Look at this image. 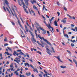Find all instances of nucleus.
Listing matches in <instances>:
<instances>
[{
  "mask_svg": "<svg viewBox=\"0 0 77 77\" xmlns=\"http://www.w3.org/2000/svg\"><path fill=\"white\" fill-rule=\"evenodd\" d=\"M38 37L41 40H42L43 39V40L44 41H45V42H46L47 44H49V45H51V43H50L47 40L45 39L44 37H41V36L40 35H38Z\"/></svg>",
  "mask_w": 77,
  "mask_h": 77,
  "instance_id": "f257e3e1",
  "label": "nucleus"
},
{
  "mask_svg": "<svg viewBox=\"0 0 77 77\" xmlns=\"http://www.w3.org/2000/svg\"><path fill=\"white\" fill-rule=\"evenodd\" d=\"M43 22L46 25V26L47 27H48L49 29H52V30L53 32V30H54L53 28L51 26V24H50L48 23V24H47V23H46V22H45V20L43 21Z\"/></svg>",
  "mask_w": 77,
  "mask_h": 77,
  "instance_id": "f03ea898",
  "label": "nucleus"
},
{
  "mask_svg": "<svg viewBox=\"0 0 77 77\" xmlns=\"http://www.w3.org/2000/svg\"><path fill=\"white\" fill-rule=\"evenodd\" d=\"M29 32H30L31 35L32 36V37L31 38V41H32V42H33V41H34V42H36V40L35 38H34V35L33 34V33L32 32V31H29Z\"/></svg>",
  "mask_w": 77,
  "mask_h": 77,
  "instance_id": "7ed1b4c3",
  "label": "nucleus"
},
{
  "mask_svg": "<svg viewBox=\"0 0 77 77\" xmlns=\"http://www.w3.org/2000/svg\"><path fill=\"white\" fill-rule=\"evenodd\" d=\"M5 3L7 5V6H8V7L9 9H10V10L11 11L13 15V16H14V14L13 12H12V10H11V8H10L9 6V5H8V1H7V0H5Z\"/></svg>",
  "mask_w": 77,
  "mask_h": 77,
  "instance_id": "20e7f679",
  "label": "nucleus"
},
{
  "mask_svg": "<svg viewBox=\"0 0 77 77\" xmlns=\"http://www.w3.org/2000/svg\"><path fill=\"white\" fill-rule=\"evenodd\" d=\"M22 4L23 5V8L24 9V11H25V12H26V14H28L29 12H28V11H27V10H26V8H25V4H24V3H23Z\"/></svg>",
  "mask_w": 77,
  "mask_h": 77,
  "instance_id": "39448f33",
  "label": "nucleus"
},
{
  "mask_svg": "<svg viewBox=\"0 0 77 77\" xmlns=\"http://www.w3.org/2000/svg\"><path fill=\"white\" fill-rule=\"evenodd\" d=\"M46 51L47 53H48V54L49 55H51V53H50V50L49 49H47L46 50Z\"/></svg>",
  "mask_w": 77,
  "mask_h": 77,
  "instance_id": "423d86ee",
  "label": "nucleus"
},
{
  "mask_svg": "<svg viewBox=\"0 0 77 77\" xmlns=\"http://www.w3.org/2000/svg\"><path fill=\"white\" fill-rule=\"evenodd\" d=\"M25 4L27 6H29V0H24Z\"/></svg>",
  "mask_w": 77,
  "mask_h": 77,
  "instance_id": "0eeeda50",
  "label": "nucleus"
},
{
  "mask_svg": "<svg viewBox=\"0 0 77 77\" xmlns=\"http://www.w3.org/2000/svg\"><path fill=\"white\" fill-rule=\"evenodd\" d=\"M54 57H56V58L59 61H60V62H62L60 59V57L59 56H58L57 57L55 56Z\"/></svg>",
  "mask_w": 77,
  "mask_h": 77,
  "instance_id": "6e6552de",
  "label": "nucleus"
},
{
  "mask_svg": "<svg viewBox=\"0 0 77 77\" xmlns=\"http://www.w3.org/2000/svg\"><path fill=\"white\" fill-rule=\"evenodd\" d=\"M61 22L63 23V24H65L66 23V20L65 19H63L61 20Z\"/></svg>",
  "mask_w": 77,
  "mask_h": 77,
  "instance_id": "1a4fd4ad",
  "label": "nucleus"
},
{
  "mask_svg": "<svg viewBox=\"0 0 77 77\" xmlns=\"http://www.w3.org/2000/svg\"><path fill=\"white\" fill-rule=\"evenodd\" d=\"M20 54L17 53L16 54V55L17 56H18V54H21V55H24V54H23L22 52L20 51Z\"/></svg>",
  "mask_w": 77,
  "mask_h": 77,
  "instance_id": "9d476101",
  "label": "nucleus"
},
{
  "mask_svg": "<svg viewBox=\"0 0 77 77\" xmlns=\"http://www.w3.org/2000/svg\"><path fill=\"white\" fill-rule=\"evenodd\" d=\"M14 61L15 62H16L18 64H20V62H21L20 60H14Z\"/></svg>",
  "mask_w": 77,
  "mask_h": 77,
  "instance_id": "9b49d317",
  "label": "nucleus"
},
{
  "mask_svg": "<svg viewBox=\"0 0 77 77\" xmlns=\"http://www.w3.org/2000/svg\"><path fill=\"white\" fill-rule=\"evenodd\" d=\"M54 25H55V26L57 27L58 25H57V20H55L54 22Z\"/></svg>",
  "mask_w": 77,
  "mask_h": 77,
  "instance_id": "f8f14e48",
  "label": "nucleus"
},
{
  "mask_svg": "<svg viewBox=\"0 0 77 77\" xmlns=\"http://www.w3.org/2000/svg\"><path fill=\"white\" fill-rule=\"evenodd\" d=\"M18 23L19 24V25L21 27L23 28V26H22L21 24V23H20V21L19 20H18Z\"/></svg>",
  "mask_w": 77,
  "mask_h": 77,
  "instance_id": "ddd939ff",
  "label": "nucleus"
},
{
  "mask_svg": "<svg viewBox=\"0 0 77 77\" xmlns=\"http://www.w3.org/2000/svg\"><path fill=\"white\" fill-rule=\"evenodd\" d=\"M27 65H28V67H30V66L29 65V63H25V66H26Z\"/></svg>",
  "mask_w": 77,
  "mask_h": 77,
  "instance_id": "4468645a",
  "label": "nucleus"
},
{
  "mask_svg": "<svg viewBox=\"0 0 77 77\" xmlns=\"http://www.w3.org/2000/svg\"><path fill=\"white\" fill-rule=\"evenodd\" d=\"M39 28L40 29V30H42V31H45V29H43L40 26L39 27Z\"/></svg>",
  "mask_w": 77,
  "mask_h": 77,
  "instance_id": "2eb2a0df",
  "label": "nucleus"
},
{
  "mask_svg": "<svg viewBox=\"0 0 77 77\" xmlns=\"http://www.w3.org/2000/svg\"><path fill=\"white\" fill-rule=\"evenodd\" d=\"M33 8L34 9H36V10H37L38 9V8H37V7L35 6V5H33Z\"/></svg>",
  "mask_w": 77,
  "mask_h": 77,
  "instance_id": "dca6fc26",
  "label": "nucleus"
},
{
  "mask_svg": "<svg viewBox=\"0 0 77 77\" xmlns=\"http://www.w3.org/2000/svg\"><path fill=\"white\" fill-rule=\"evenodd\" d=\"M33 71H34V72H38V70H37V69H34V68H33Z\"/></svg>",
  "mask_w": 77,
  "mask_h": 77,
  "instance_id": "f3484780",
  "label": "nucleus"
},
{
  "mask_svg": "<svg viewBox=\"0 0 77 77\" xmlns=\"http://www.w3.org/2000/svg\"><path fill=\"white\" fill-rule=\"evenodd\" d=\"M35 35H36V38H38V34H37V33H36V32H37V30H35Z\"/></svg>",
  "mask_w": 77,
  "mask_h": 77,
  "instance_id": "a211bd4d",
  "label": "nucleus"
},
{
  "mask_svg": "<svg viewBox=\"0 0 77 77\" xmlns=\"http://www.w3.org/2000/svg\"><path fill=\"white\" fill-rule=\"evenodd\" d=\"M64 36L65 37H66L67 38H69V37L68 36V35L67 34H64Z\"/></svg>",
  "mask_w": 77,
  "mask_h": 77,
  "instance_id": "6ab92c4d",
  "label": "nucleus"
},
{
  "mask_svg": "<svg viewBox=\"0 0 77 77\" xmlns=\"http://www.w3.org/2000/svg\"><path fill=\"white\" fill-rule=\"evenodd\" d=\"M18 0V2L19 5L20 6H21V3H20V0Z\"/></svg>",
  "mask_w": 77,
  "mask_h": 77,
  "instance_id": "aec40b11",
  "label": "nucleus"
},
{
  "mask_svg": "<svg viewBox=\"0 0 77 77\" xmlns=\"http://www.w3.org/2000/svg\"><path fill=\"white\" fill-rule=\"evenodd\" d=\"M47 33H48V36H50V35H51L50 33V32H49V31H47Z\"/></svg>",
  "mask_w": 77,
  "mask_h": 77,
  "instance_id": "412c9836",
  "label": "nucleus"
},
{
  "mask_svg": "<svg viewBox=\"0 0 77 77\" xmlns=\"http://www.w3.org/2000/svg\"><path fill=\"white\" fill-rule=\"evenodd\" d=\"M71 19H73L74 20H75V17H71V18H70Z\"/></svg>",
  "mask_w": 77,
  "mask_h": 77,
  "instance_id": "4be33fe9",
  "label": "nucleus"
},
{
  "mask_svg": "<svg viewBox=\"0 0 77 77\" xmlns=\"http://www.w3.org/2000/svg\"><path fill=\"white\" fill-rule=\"evenodd\" d=\"M6 9H7L8 12H9L10 14H11V12H10L9 10V9H8V8L7 7H6Z\"/></svg>",
  "mask_w": 77,
  "mask_h": 77,
  "instance_id": "5701e85b",
  "label": "nucleus"
},
{
  "mask_svg": "<svg viewBox=\"0 0 77 77\" xmlns=\"http://www.w3.org/2000/svg\"><path fill=\"white\" fill-rule=\"evenodd\" d=\"M52 18L51 19H49V21H52L53 19H54V17H52Z\"/></svg>",
  "mask_w": 77,
  "mask_h": 77,
  "instance_id": "b1692460",
  "label": "nucleus"
},
{
  "mask_svg": "<svg viewBox=\"0 0 77 77\" xmlns=\"http://www.w3.org/2000/svg\"><path fill=\"white\" fill-rule=\"evenodd\" d=\"M7 41V38L6 37H5V39L4 40V41L5 42Z\"/></svg>",
  "mask_w": 77,
  "mask_h": 77,
  "instance_id": "393cba45",
  "label": "nucleus"
},
{
  "mask_svg": "<svg viewBox=\"0 0 77 77\" xmlns=\"http://www.w3.org/2000/svg\"><path fill=\"white\" fill-rule=\"evenodd\" d=\"M38 75L40 77H42V74H38Z\"/></svg>",
  "mask_w": 77,
  "mask_h": 77,
  "instance_id": "a878e982",
  "label": "nucleus"
},
{
  "mask_svg": "<svg viewBox=\"0 0 77 77\" xmlns=\"http://www.w3.org/2000/svg\"><path fill=\"white\" fill-rule=\"evenodd\" d=\"M9 45L7 43L6 44H5L4 45V46L5 47H6V46H8V45Z\"/></svg>",
  "mask_w": 77,
  "mask_h": 77,
  "instance_id": "bb28decb",
  "label": "nucleus"
},
{
  "mask_svg": "<svg viewBox=\"0 0 77 77\" xmlns=\"http://www.w3.org/2000/svg\"><path fill=\"white\" fill-rule=\"evenodd\" d=\"M61 68H66V66H60Z\"/></svg>",
  "mask_w": 77,
  "mask_h": 77,
  "instance_id": "cd10ccee",
  "label": "nucleus"
},
{
  "mask_svg": "<svg viewBox=\"0 0 77 77\" xmlns=\"http://www.w3.org/2000/svg\"><path fill=\"white\" fill-rule=\"evenodd\" d=\"M47 33V31H46V30L44 31L43 32V34H45V33Z\"/></svg>",
  "mask_w": 77,
  "mask_h": 77,
  "instance_id": "c85d7f7f",
  "label": "nucleus"
},
{
  "mask_svg": "<svg viewBox=\"0 0 77 77\" xmlns=\"http://www.w3.org/2000/svg\"><path fill=\"white\" fill-rule=\"evenodd\" d=\"M68 60H69V62H71L72 63V60H70L69 59H68Z\"/></svg>",
  "mask_w": 77,
  "mask_h": 77,
  "instance_id": "c756f323",
  "label": "nucleus"
},
{
  "mask_svg": "<svg viewBox=\"0 0 77 77\" xmlns=\"http://www.w3.org/2000/svg\"><path fill=\"white\" fill-rule=\"evenodd\" d=\"M27 39L28 41H29V42H30V39H29V38H28V37H27Z\"/></svg>",
  "mask_w": 77,
  "mask_h": 77,
  "instance_id": "7c9ffc66",
  "label": "nucleus"
},
{
  "mask_svg": "<svg viewBox=\"0 0 77 77\" xmlns=\"http://www.w3.org/2000/svg\"><path fill=\"white\" fill-rule=\"evenodd\" d=\"M11 23L13 26H15V23L14 22H11Z\"/></svg>",
  "mask_w": 77,
  "mask_h": 77,
  "instance_id": "2f4dec72",
  "label": "nucleus"
},
{
  "mask_svg": "<svg viewBox=\"0 0 77 77\" xmlns=\"http://www.w3.org/2000/svg\"><path fill=\"white\" fill-rule=\"evenodd\" d=\"M20 2H21V4L24 3V2H23V0H20Z\"/></svg>",
  "mask_w": 77,
  "mask_h": 77,
  "instance_id": "473e14b6",
  "label": "nucleus"
},
{
  "mask_svg": "<svg viewBox=\"0 0 77 77\" xmlns=\"http://www.w3.org/2000/svg\"><path fill=\"white\" fill-rule=\"evenodd\" d=\"M71 27H74V25H73V24H72L71 25Z\"/></svg>",
  "mask_w": 77,
  "mask_h": 77,
  "instance_id": "72a5a7b5",
  "label": "nucleus"
},
{
  "mask_svg": "<svg viewBox=\"0 0 77 77\" xmlns=\"http://www.w3.org/2000/svg\"><path fill=\"white\" fill-rule=\"evenodd\" d=\"M57 3L58 5V6H59L60 5V4H59V2H57Z\"/></svg>",
  "mask_w": 77,
  "mask_h": 77,
  "instance_id": "f704fd0d",
  "label": "nucleus"
},
{
  "mask_svg": "<svg viewBox=\"0 0 77 77\" xmlns=\"http://www.w3.org/2000/svg\"><path fill=\"white\" fill-rule=\"evenodd\" d=\"M12 10L13 11V12H14V14H16L15 13V10H14V8H12Z\"/></svg>",
  "mask_w": 77,
  "mask_h": 77,
  "instance_id": "c9c22d12",
  "label": "nucleus"
},
{
  "mask_svg": "<svg viewBox=\"0 0 77 77\" xmlns=\"http://www.w3.org/2000/svg\"><path fill=\"white\" fill-rule=\"evenodd\" d=\"M66 15L67 16H68V17H69L70 18H71V16H70L68 14H66Z\"/></svg>",
  "mask_w": 77,
  "mask_h": 77,
  "instance_id": "e433bc0d",
  "label": "nucleus"
},
{
  "mask_svg": "<svg viewBox=\"0 0 77 77\" xmlns=\"http://www.w3.org/2000/svg\"><path fill=\"white\" fill-rule=\"evenodd\" d=\"M1 73H2V68H0V74H1Z\"/></svg>",
  "mask_w": 77,
  "mask_h": 77,
  "instance_id": "4c0bfd02",
  "label": "nucleus"
},
{
  "mask_svg": "<svg viewBox=\"0 0 77 77\" xmlns=\"http://www.w3.org/2000/svg\"><path fill=\"white\" fill-rule=\"evenodd\" d=\"M66 51H67V52H68L69 54H71V52H70V51L68 50H66Z\"/></svg>",
  "mask_w": 77,
  "mask_h": 77,
  "instance_id": "58836bf2",
  "label": "nucleus"
},
{
  "mask_svg": "<svg viewBox=\"0 0 77 77\" xmlns=\"http://www.w3.org/2000/svg\"><path fill=\"white\" fill-rule=\"evenodd\" d=\"M63 9H64V10H65V11H67V9L65 7H64Z\"/></svg>",
  "mask_w": 77,
  "mask_h": 77,
  "instance_id": "ea45409f",
  "label": "nucleus"
},
{
  "mask_svg": "<svg viewBox=\"0 0 77 77\" xmlns=\"http://www.w3.org/2000/svg\"><path fill=\"white\" fill-rule=\"evenodd\" d=\"M45 48L46 49V50L48 49V46H46L45 47Z\"/></svg>",
  "mask_w": 77,
  "mask_h": 77,
  "instance_id": "a19ab883",
  "label": "nucleus"
},
{
  "mask_svg": "<svg viewBox=\"0 0 77 77\" xmlns=\"http://www.w3.org/2000/svg\"><path fill=\"white\" fill-rule=\"evenodd\" d=\"M3 8L4 11H6V9L5 8V7L4 6H3Z\"/></svg>",
  "mask_w": 77,
  "mask_h": 77,
  "instance_id": "79ce46f5",
  "label": "nucleus"
},
{
  "mask_svg": "<svg viewBox=\"0 0 77 77\" xmlns=\"http://www.w3.org/2000/svg\"><path fill=\"white\" fill-rule=\"evenodd\" d=\"M71 45L72 46V47H74V44L73 43H71Z\"/></svg>",
  "mask_w": 77,
  "mask_h": 77,
  "instance_id": "37998d69",
  "label": "nucleus"
},
{
  "mask_svg": "<svg viewBox=\"0 0 77 77\" xmlns=\"http://www.w3.org/2000/svg\"><path fill=\"white\" fill-rule=\"evenodd\" d=\"M15 59H16V60H20V59L19 58H17V57H16V58H15Z\"/></svg>",
  "mask_w": 77,
  "mask_h": 77,
  "instance_id": "c03bdc74",
  "label": "nucleus"
},
{
  "mask_svg": "<svg viewBox=\"0 0 77 77\" xmlns=\"http://www.w3.org/2000/svg\"><path fill=\"white\" fill-rule=\"evenodd\" d=\"M14 65H15V67H16V68H17V64H16V63H15Z\"/></svg>",
  "mask_w": 77,
  "mask_h": 77,
  "instance_id": "a18cd8bd",
  "label": "nucleus"
},
{
  "mask_svg": "<svg viewBox=\"0 0 77 77\" xmlns=\"http://www.w3.org/2000/svg\"><path fill=\"white\" fill-rule=\"evenodd\" d=\"M71 30H73V31H74V32H75V29L72 28L71 29Z\"/></svg>",
  "mask_w": 77,
  "mask_h": 77,
  "instance_id": "49530a36",
  "label": "nucleus"
},
{
  "mask_svg": "<svg viewBox=\"0 0 77 77\" xmlns=\"http://www.w3.org/2000/svg\"><path fill=\"white\" fill-rule=\"evenodd\" d=\"M33 3H36V1L35 0H33Z\"/></svg>",
  "mask_w": 77,
  "mask_h": 77,
  "instance_id": "de8ad7c7",
  "label": "nucleus"
},
{
  "mask_svg": "<svg viewBox=\"0 0 77 77\" xmlns=\"http://www.w3.org/2000/svg\"><path fill=\"white\" fill-rule=\"evenodd\" d=\"M45 8V6H43V8H42L43 11H44V10Z\"/></svg>",
  "mask_w": 77,
  "mask_h": 77,
  "instance_id": "09e8293b",
  "label": "nucleus"
},
{
  "mask_svg": "<svg viewBox=\"0 0 77 77\" xmlns=\"http://www.w3.org/2000/svg\"><path fill=\"white\" fill-rule=\"evenodd\" d=\"M7 48L9 50H10V51H11V48H9V47H7Z\"/></svg>",
  "mask_w": 77,
  "mask_h": 77,
  "instance_id": "8fccbe9b",
  "label": "nucleus"
},
{
  "mask_svg": "<svg viewBox=\"0 0 77 77\" xmlns=\"http://www.w3.org/2000/svg\"><path fill=\"white\" fill-rule=\"evenodd\" d=\"M37 43H38V45H41V43H39V41H37Z\"/></svg>",
  "mask_w": 77,
  "mask_h": 77,
  "instance_id": "3c124183",
  "label": "nucleus"
},
{
  "mask_svg": "<svg viewBox=\"0 0 77 77\" xmlns=\"http://www.w3.org/2000/svg\"><path fill=\"white\" fill-rule=\"evenodd\" d=\"M57 14L58 15V16H59V15H60V13H59V12H57Z\"/></svg>",
  "mask_w": 77,
  "mask_h": 77,
  "instance_id": "603ef678",
  "label": "nucleus"
},
{
  "mask_svg": "<svg viewBox=\"0 0 77 77\" xmlns=\"http://www.w3.org/2000/svg\"><path fill=\"white\" fill-rule=\"evenodd\" d=\"M42 18H44V20H46V19H45V17L44 16H42Z\"/></svg>",
  "mask_w": 77,
  "mask_h": 77,
  "instance_id": "864d4df0",
  "label": "nucleus"
},
{
  "mask_svg": "<svg viewBox=\"0 0 77 77\" xmlns=\"http://www.w3.org/2000/svg\"><path fill=\"white\" fill-rule=\"evenodd\" d=\"M35 23L37 24V26H39V23H38L37 22H35Z\"/></svg>",
  "mask_w": 77,
  "mask_h": 77,
  "instance_id": "5fc2aeb1",
  "label": "nucleus"
},
{
  "mask_svg": "<svg viewBox=\"0 0 77 77\" xmlns=\"http://www.w3.org/2000/svg\"><path fill=\"white\" fill-rule=\"evenodd\" d=\"M41 43H42V44H44V42H43L42 41H41Z\"/></svg>",
  "mask_w": 77,
  "mask_h": 77,
  "instance_id": "6e6d98bb",
  "label": "nucleus"
},
{
  "mask_svg": "<svg viewBox=\"0 0 77 77\" xmlns=\"http://www.w3.org/2000/svg\"><path fill=\"white\" fill-rule=\"evenodd\" d=\"M7 55H9V54H10L9 53V52H7Z\"/></svg>",
  "mask_w": 77,
  "mask_h": 77,
  "instance_id": "4d7b16f0",
  "label": "nucleus"
},
{
  "mask_svg": "<svg viewBox=\"0 0 77 77\" xmlns=\"http://www.w3.org/2000/svg\"><path fill=\"white\" fill-rule=\"evenodd\" d=\"M20 20H21L22 23H24V22H23V19H22V18H21V17H20Z\"/></svg>",
  "mask_w": 77,
  "mask_h": 77,
  "instance_id": "13d9d810",
  "label": "nucleus"
},
{
  "mask_svg": "<svg viewBox=\"0 0 77 77\" xmlns=\"http://www.w3.org/2000/svg\"><path fill=\"white\" fill-rule=\"evenodd\" d=\"M31 2L32 4H33V2L32 0L31 1Z\"/></svg>",
  "mask_w": 77,
  "mask_h": 77,
  "instance_id": "bf43d9fd",
  "label": "nucleus"
},
{
  "mask_svg": "<svg viewBox=\"0 0 77 77\" xmlns=\"http://www.w3.org/2000/svg\"><path fill=\"white\" fill-rule=\"evenodd\" d=\"M66 29V27H65L64 28L63 30H65V29Z\"/></svg>",
  "mask_w": 77,
  "mask_h": 77,
  "instance_id": "052dcab7",
  "label": "nucleus"
},
{
  "mask_svg": "<svg viewBox=\"0 0 77 77\" xmlns=\"http://www.w3.org/2000/svg\"><path fill=\"white\" fill-rule=\"evenodd\" d=\"M17 72H17V71H16L14 72V74H16V73H17Z\"/></svg>",
  "mask_w": 77,
  "mask_h": 77,
  "instance_id": "680f3d73",
  "label": "nucleus"
},
{
  "mask_svg": "<svg viewBox=\"0 0 77 77\" xmlns=\"http://www.w3.org/2000/svg\"><path fill=\"white\" fill-rule=\"evenodd\" d=\"M38 63H39V65H41V63H40V62H39V61H38L37 62Z\"/></svg>",
  "mask_w": 77,
  "mask_h": 77,
  "instance_id": "e2e57ef3",
  "label": "nucleus"
},
{
  "mask_svg": "<svg viewBox=\"0 0 77 77\" xmlns=\"http://www.w3.org/2000/svg\"><path fill=\"white\" fill-rule=\"evenodd\" d=\"M30 66L31 67V68H33V66H32V65H30Z\"/></svg>",
  "mask_w": 77,
  "mask_h": 77,
  "instance_id": "0e129e2a",
  "label": "nucleus"
},
{
  "mask_svg": "<svg viewBox=\"0 0 77 77\" xmlns=\"http://www.w3.org/2000/svg\"><path fill=\"white\" fill-rule=\"evenodd\" d=\"M26 75H27L28 76H29V73H27V72L26 73Z\"/></svg>",
  "mask_w": 77,
  "mask_h": 77,
  "instance_id": "69168bd1",
  "label": "nucleus"
},
{
  "mask_svg": "<svg viewBox=\"0 0 77 77\" xmlns=\"http://www.w3.org/2000/svg\"><path fill=\"white\" fill-rule=\"evenodd\" d=\"M72 33V32H69V35H71V34Z\"/></svg>",
  "mask_w": 77,
  "mask_h": 77,
  "instance_id": "338daca9",
  "label": "nucleus"
},
{
  "mask_svg": "<svg viewBox=\"0 0 77 77\" xmlns=\"http://www.w3.org/2000/svg\"><path fill=\"white\" fill-rule=\"evenodd\" d=\"M32 28H33V29H34V25L33 24H32Z\"/></svg>",
  "mask_w": 77,
  "mask_h": 77,
  "instance_id": "774afa93",
  "label": "nucleus"
}]
</instances>
